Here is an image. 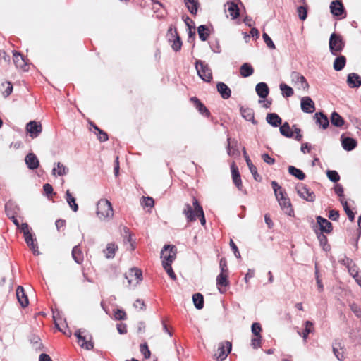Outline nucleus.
<instances>
[{"instance_id": "24", "label": "nucleus", "mask_w": 361, "mask_h": 361, "mask_svg": "<svg viewBox=\"0 0 361 361\" xmlns=\"http://www.w3.org/2000/svg\"><path fill=\"white\" fill-rule=\"evenodd\" d=\"M347 83L351 88H357L361 86V78L357 73H350L347 78Z\"/></svg>"}, {"instance_id": "2", "label": "nucleus", "mask_w": 361, "mask_h": 361, "mask_svg": "<svg viewBox=\"0 0 361 361\" xmlns=\"http://www.w3.org/2000/svg\"><path fill=\"white\" fill-rule=\"evenodd\" d=\"M74 335L78 338L79 345L86 350H92L94 348L92 335L85 329H79L75 331Z\"/></svg>"}, {"instance_id": "22", "label": "nucleus", "mask_w": 361, "mask_h": 361, "mask_svg": "<svg viewBox=\"0 0 361 361\" xmlns=\"http://www.w3.org/2000/svg\"><path fill=\"white\" fill-rule=\"evenodd\" d=\"M16 298L18 302L23 307H25L28 305L29 302L27 296L25 293L24 288L20 286H18L16 289Z\"/></svg>"}, {"instance_id": "23", "label": "nucleus", "mask_w": 361, "mask_h": 361, "mask_svg": "<svg viewBox=\"0 0 361 361\" xmlns=\"http://www.w3.org/2000/svg\"><path fill=\"white\" fill-rule=\"evenodd\" d=\"M24 237L25 243L30 247L33 254L35 255H39L40 252L38 250V245L36 243V239L33 238L32 234L30 233Z\"/></svg>"}, {"instance_id": "1", "label": "nucleus", "mask_w": 361, "mask_h": 361, "mask_svg": "<svg viewBox=\"0 0 361 361\" xmlns=\"http://www.w3.org/2000/svg\"><path fill=\"white\" fill-rule=\"evenodd\" d=\"M97 215L102 221H106L113 217L114 210L109 200L102 199L97 202Z\"/></svg>"}, {"instance_id": "29", "label": "nucleus", "mask_w": 361, "mask_h": 361, "mask_svg": "<svg viewBox=\"0 0 361 361\" xmlns=\"http://www.w3.org/2000/svg\"><path fill=\"white\" fill-rule=\"evenodd\" d=\"M231 172H232V178L234 184L238 188L239 190H242V181L240 178V176L238 171V168L235 166V164H232L231 166Z\"/></svg>"}, {"instance_id": "5", "label": "nucleus", "mask_w": 361, "mask_h": 361, "mask_svg": "<svg viewBox=\"0 0 361 361\" xmlns=\"http://www.w3.org/2000/svg\"><path fill=\"white\" fill-rule=\"evenodd\" d=\"M298 195L303 200L312 202L315 200V195L307 185L298 183L295 186Z\"/></svg>"}, {"instance_id": "40", "label": "nucleus", "mask_w": 361, "mask_h": 361, "mask_svg": "<svg viewBox=\"0 0 361 361\" xmlns=\"http://www.w3.org/2000/svg\"><path fill=\"white\" fill-rule=\"evenodd\" d=\"M240 114L245 120L255 123L254 111L252 109L241 107Z\"/></svg>"}, {"instance_id": "59", "label": "nucleus", "mask_w": 361, "mask_h": 361, "mask_svg": "<svg viewBox=\"0 0 361 361\" xmlns=\"http://www.w3.org/2000/svg\"><path fill=\"white\" fill-rule=\"evenodd\" d=\"M140 352L145 358H149L150 357L151 353L146 343L140 345Z\"/></svg>"}, {"instance_id": "50", "label": "nucleus", "mask_w": 361, "mask_h": 361, "mask_svg": "<svg viewBox=\"0 0 361 361\" xmlns=\"http://www.w3.org/2000/svg\"><path fill=\"white\" fill-rule=\"evenodd\" d=\"M341 203L342 206L343 207V209H344L346 214L348 215V219H350V221H353L355 219V214L352 212V210L349 208L347 201L345 200L343 198H342V199H341Z\"/></svg>"}, {"instance_id": "53", "label": "nucleus", "mask_w": 361, "mask_h": 361, "mask_svg": "<svg viewBox=\"0 0 361 361\" xmlns=\"http://www.w3.org/2000/svg\"><path fill=\"white\" fill-rule=\"evenodd\" d=\"M297 13L300 20H305L307 16V8L306 6H300L297 8Z\"/></svg>"}, {"instance_id": "56", "label": "nucleus", "mask_w": 361, "mask_h": 361, "mask_svg": "<svg viewBox=\"0 0 361 361\" xmlns=\"http://www.w3.org/2000/svg\"><path fill=\"white\" fill-rule=\"evenodd\" d=\"M262 336H254L251 340V345L253 348L256 349L261 346Z\"/></svg>"}, {"instance_id": "42", "label": "nucleus", "mask_w": 361, "mask_h": 361, "mask_svg": "<svg viewBox=\"0 0 361 361\" xmlns=\"http://www.w3.org/2000/svg\"><path fill=\"white\" fill-rule=\"evenodd\" d=\"M346 59L344 56L336 57L334 62V68L336 71H341L345 66Z\"/></svg>"}, {"instance_id": "19", "label": "nucleus", "mask_w": 361, "mask_h": 361, "mask_svg": "<svg viewBox=\"0 0 361 361\" xmlns=\"http://www.w3.org/2000/svg\"><path fill=\"white\" fill-rule=\"evenodd\" d=\"M183 214L185 216L188 222L196 221L197 214L194 206L192 207L190 204H185Z\"/></svg>"}, {"instance_id": "54", "label": "nucleus", "mask_w": 361, "mask_h": 361, "mask_svg": "<svg viewBox=\"0 0 361 361\" xmlns=\"http://www.w3.org/2000/svg\"><path fill=\"white\" fill-rule=\"evenodd\" d=\"M326 175L329 179L334 183L338 181L340 179L338 172L334 170H328L326 171Z\"/></svg>"}, {"instance_id": "4", "label": "nucleus", "mask_w": 361, "mask_h": 361, "mask_svg": "<svg viewBox=\"0 0 361 361\" xmlns=\"http://www.w3.org/2000/svg\"><path fill=\"white\" fill-rule=\"evenodd\" d=\"M345 42L343 40L341 36L333 33L330 36L329 39V49L333 55H337L344 48Z\"/></svg>"}, {"instance_id": "36", "label": "nucleus", "mask_w": 361, "mask_h": 361, "mask_svg": "<svg viewBox=\"0 0 361 361\" xmlns=\"http://www.w3.org/2000/svg\"><path fill=\"white\" fill-rule=\"evenodd\" d=\"M314 117L317 120V123H318L324 129H326L329 126V119L322 112L316 113Z\"/></svg>"}, {"instance_id": "25", "label": "nucleus", "mask_w": 361, "mask_h": 361, "mask_svg": "<svg viewBox=\"0 0 361 361\" xmlns=\"http://www.w3.org/2000/svg\"><path fill=\"white\" fill-rule=\"evenodd\" d=\"M13 62L16 65V66L18 68L23 69L25 71V67L27 66V63L25 62V60L24 57L18 51H13Z\"/></svg>"}, {"instance_id": "43", "label": "nucleus", "mask_w": 361, "mask_h": 361, "mask_svg": "<svg viewBox=\"0 0 361 361\" xmlns=\"http://www.w3.org/2000/svg\"><path fill=\"white\" fill-rule=\"evenodd\" d=\"M348 264L347 267L349 274L354 278L356 279L360 276L359 271L357 266L351 259H347Z\"/></svg>"}, {"instance_id": "49", "label": "nucleus", "mask_w": 361, "mask_h": 361, "mask_svg": "<svg viewBox=\"0 0 361 361\" xmlns=\"http://www.w3.org/2000/svg\"><path fill=\"white\" fill-rule=\"evenodd\" d=\"M317 238L319 241L320 245L323 247V250L327 251L330 249V246L328 244L327 238L323 233L317 234Z\"/></svg>"}, {"instance_id": "46", "label": "nucleus", "mask_w": 361, "mask_h": 361, "mask_svg": "<svg viewBox=\"0 0 361 361\" xmlns=\"http://www.w3.org/2000/svg\"><path fill=\"white\" fill-rule=\"evenodd\" d=\"M185 5L191 14L195 15L198 9L197 0H185Z\"/></svg>"}, {"instance_id": "32", "label": "nucleus", "mask_w": 361, "mask_h": 361, "mask_svg": "<svg viewBox=\"0 0 361 361\" xmlns=\"http://www.w3.org/2000/svg\"><path fill=\"white\" fill-rule=\"evenodd\" d=\"M192 205L195 207L197 216L200 217V223L202 226L205 225L206 220L202 207L200 205L197 199L193 198Z\"/></svg>"}, {"instance_id": "11", "label": "nucleus", "mask_w": 361, "mask_h": 361, "mask_svg": "<svg viewBox=\"0 0 361 361\" xmlns=\"http://www.w3.org/2000/svg\"><path fill=\"white\" fill-rule=\"evenodd\" d=\"M167 36L169 37V41L173 40V44L171 45L172 49L175 51H178L181 49L182 42L178 33L176 30L173 29L171 27L169 28Z\"/></svg>"}, {"instance_id": "31", "label": "nucleus", "mask_w": 361, "mask_h": 361, "mask_svg": "<svg viewBox=\"0 0 361 361\" xmlns=\"http://www.w3.org/2000/svg\"><path fill=\"white\" fill-rule=\"evenodd\" d=\"M267 122L274 127H278L281 125L282 119L276 113H269L266 117Z\"/></svg>"}, {"instance_id": "12", "label": "nucleus", "mask_w": 361, "mask_h": 361, "mask_svg": "<svg viewBox=\"0 0 361 361\" xmlns=\"http://www.w3.org/2000/svg\"><path fill=\"white\" fill-rule=\"evenodd\" d=\"M229 284L228 273H220L216 276V286L221 293H224L226 291Z\"/></svg>"}, {"instance_id": "15", "label": "nucleus", "mask_w": 361, "mask_h": 361, "mask_svg": "<svg viewBox=\"0 0 361 361\" xmlns=\"http://www.w3.org/2000/svg\"><path fill=\"white\" fill-rule=\"evenodd\" d=\"M69 169L61 162H56L54 164L51 173L54 176H63L68 173Z\"/></svg>"}, {"instance_id": "34", "label": "nucleus", "mask_w": 361, "mask_h": 361, "mask_svg": "<svg viewBox=\"0 0 361 361\" xmlns=\"http://www.w3.org/2000/svg\"><path fill=\"white\" fill-rule=\"evenodd\" d=\"M72 257L77 264H82L84 260L83 253L79 245H75L72 250Z\"/></svg>"}, {"instance_id": "62", "label": "nucleus", "mask_w": 361, "mask_h": 361, "mask_svg": "<svg viewBox=\"0 0 361 361\" xmlns=\"http://www.w3.org/2000/svg\"><path fill=\"white\" fill-rule=\"evenodd\" d=\"M32 342L33 343V347L36 350H42V347H43L42 343H41V340L39 337H37V336L33 337Z\"/></svg>"}, {"instance_id": "16", "label": "nucleus", "mask_w": 361, "mask_h": 361, "mask_svg": "<svg viewBox=\"0 0 361 361\" xmlns=\"http://www.w3.org/2000/svg\"><path fill=\"white\" fill-rule=\"evenodd\" d=\"M317 222L319 226V229L322 231L321 233H329L332 231L333 226L332 224L327 219L318 216L317 217Z\"/></svg>"}, {"instance_id": "13", "label": "nucleus", "mask_w": 361, "mask_h": 361, "mask_svg": "<svg viewBox=\"0 0 361 361\" xmlns=\"http://www.w3.org/2000/svg\"><path fill=\"white\" fill-rule=\"evenodd\" d=\"M26 130L30 134V136L35 138L38 137L42 133V127L39 123L32 121L27 123Z\"/></svg>"}, {"instance_id": "7", "label": "nucleus", "mask_w": 361, "mask_h": 361, "mask_svg": "<svg viewBox=\"0 0 361 361\" xmlns=\"http://www.w3.org/2000/svg\"><path fill=\"white\" fill-rule=\"evenodd\" d=\"M176 248L173 245H165L161 252V257L162 258V265L165 263L169 262V264L171 263L176 259Z\"/></svg>"}, {"instance_id": "35", "label": "nucleus", "mask_w": 361, "mask_h": 361, "mask_svg": "<svg viewBox=\"0 0 361 361\" xmlns=\"http://www.w3.org/2000/svg\"><path fill=\"white\" fill-rule=\"evenodd\" d=\"M190 100L200 114L205 115L206 116H209L210 113L209 110L197 97H192Z\"/></svg>"}, {"instance_id": "10", "label": "nucleus", "mask_w": 361, "mask_h": 361, "mask_svg": "<svg viewBox=\"0 0 361 361\" xmlns=\"http://www.w3.org/2000/svg\"><path fill=\"white\" fill-rule=\"evenodd\" d=\"M55 326L57 329L67 336L72 335V331L68 326L65 317H53Z\"/></svg>"}, {"instance_id": "63", "label": "nucleus", "mask_w": 361, "mask_h": 361, "mask_svg": "<svg viewBox=\"0 0 361 361\" xmlns=\"http://www.w3.org/2000/svg\"><path fill=\"white\" fill-rule=\"evenodd\" d=\"M5 85H6V90L3 92V95L4 97H7L11 94L13 91V86L12 84L9 82H6ZM3 85H4V84H3Z\"/></svg>"}, {"instance_id": "47", "label": "nucleus", "mask_w": 361, "mask_h": 361, "mask_svg": "<svg viewBox=\"0 0 361 361\" xmlns=\"http://www.w3.org/2000/svg\"><path fill=\"white\" fill-rule=\"evenodd\" d=\"M199 37L202 41H206L209 35V28L206 25H200L197 28Z\"/></svg>"}, {"instance_id": "28", "label": "nucleus", "mask_w": 361, "mask_h": 361, "mask_svg": "<svg viewBox=\"0 0 361 361\" xmlns=\"http://www.w3.org/2000/svg\"><path fill=\"white\" fill-rule=\"evenodd\" d=\"M278 202L281 209L286 214L291 216L293 214V209L291 207V204L288 198L286 197L284 198H280Z\"/></svg>"}, {"instance_id": "64", "label": "nucleus", "mask_w": 361, "mask_h": 361, "mask_svg": "<svg viewBox=\"0 0 361 361\" xmlns=\"http://www.w3.org/2000/svg\"><path fill=\"white\" fill-rule=\"evenodd\" d=\"M94 128L99 131L98 139L101 142H105L108 140V135L106 133L103 132L102 130L99 129L96 126H94Z\"/></svg>"}, {"instance_id": "55", "label": "nucleus", "mask_w": 361, "mask_h": 361, "mask_svg": "<svg viewBox=\"0 0 361 361\" xmlns=\"http://www.w3.org/2000/svg\"><path fill=\"white\" fill-rule=\"evenodd\" d=\"M262 37L265 44L269 49H274L276 48L274 43L267 33H263Z\"/></svg>"}, {"instance_id": "20", "label": "nucleus", "mask_w": 361, "mask_h": 361, "mask_svg": "<svg viewBox=\"0 0 361 361\" xmlns=\"http://www.w3.org/2000/svg\"><path fill=\"white\" fill-rule=\"evenodd\" d=\"M25 161L27 167L31 170L37 169L39 165V160L34 153H29L25 157Z\"/></svg>"}, {"instance_id": "33", "label": "nucleus", "mask_w": 361, "mask_h": 361, "mask_svg": "<svg viewBox=\"0 0 361 361\" xmlns=\"http://www.w3.org/2000/svg\"><path fill=\"white\" fill-rule=\"evenodd\" d=\"M255 90L260 98H266L269 92L267 85L264 82H259L256 85Z\"/></svg>"}, {"instance_id": "44", "label": "nucleus", "mask_w": 361, "mask_h": 361, "mask_svg": "<svg viewBox=\"0 0 361 361\" xmlns=\"http://www.w3.org/2000/svg\"><path fill=\"white\" fill-rule=\"evenodd\" d=\"M288 172L290 175L295 176L298 180H304L305 178V174L299 169H297L296 167L293 166H290L288 167Z\"/></svg>"}, {"instance_id": "51", "label": "nucleus", "mask_w": 361, "mask_h": 361, "mask_svg": "<svg viewBox=\"0 0 361 361\" xmlns=\"http://www.w3.org/2000/svg\"><path fill=\"white\" fill-rule=\"evenodd\" d=\"M280 90L282 92V94L285 97H290L293 95V90L286 84H281Z\"/></svg>"}, {"instance_id": "61", "label": "nucleus", "mask_w": 361, "mask_h": 361, "mask_svg": "<svg viewBox=\"0 0 361 361\" xmlns=\"http://www.w3.org/2000/svg\"><path fill=\"white\" fill-rule=\"evenodd\" d=\"M262 159L263 161L269 165H273L275 163V159L271 157L267 153L262 154Z\"/></svg>"}, {"instance_id": "37", "label": "nucleus", "mask_w": 361, "mask_h": 361, "mask_svg": "<svg viewBox=\"0 0 361 361\" xmlns=\"http://www.w3.org/2000/svg\"><path fill=\"white\" fill-rule=\"evenodd\" d=\"M66 200L71 209L76 212L78 210V205L75 202V198L72 195L69 190H67L66 192Z\"/></svg>"}, {"instance_id": "30", "label": "nucleus", "mask_w": 361, "mask_h": 361, "mask_svg": "<svg viewBox=\"0 0 361 361\" xmlns=\"http://www.w3.org/2000/svg\"><path fill=\"white\" fill-rule=\"evenodd\" d=\"M341 143L343 148L346 151H351L357 146V142L355 139L343 137V136H341Z\"/></svg>"}, {"instance_id": "39", "label": "nucleus", "mask_w": 361, "mask_h": 361, "mask_svg": "<svg viewBox=\"0 0 361 361\" xmlns=\"http://www.w3.org/2000/svg\"><path fill=\"white\" fill-rule=\"evenodd\" d=\"M331 123L336 127H342L344 123V119L336 111H334L330 117Z\"/></svg>"}, {"instance_id": "26", "label": "nucleus", "mask_w": 361, "mask_h": 361, "mask_svg": "<svg viewBox=\"0 0 361 361\" xmlns=\"http://www.w3.org/2000/svg\"><path fill=\"white\" fill-rule=\"evenodd\" d=\"M227 153L229 156L239 155L240 152L238 148V142L236 140H231L230 137L227 139Z\"/></svg>"}, {"instance_id": "3", "label": "nucleus", "mask_w": 361, "mask_h": 361, "mask_svg": "<svg viewBox=\"0 0 361 361\" xmlns=\"http://www.w3.org/2000/svg\"><path fill=\"white\" fill-rule=\"evenodd\" d=\"M195 68L197 72L199 77L207 82L212 81V71L209 65L203 61L196 60Z\"/></svg>"}, {"instance_id": "6", "label": "nucleus", "mask_w": 361, "mask_h": 361, "mask_svg": "<svg viewBox=\"0 0 361 361\" xmlns=\"http://www.w3.org/2000/svg\"><path fill=\"white\" fill-rule=\"evenodd\" d=\"M125 277L129 286H136L142 279V271L137 268H132L126 273Z\"/></svg>"}, {"instance_id": "18", "label": "nucleus", "mask_w": 361, "mask_h": 361, "mask_svg": "<svg viewBox=\"0 0 361 361\" xmlns=\"http://www.w3.org/2000/svg\"><path fill=\"white\" fill-rule=\"evenodd\" d=\"M331 13L335 16H340L344 13V7L341 0L333 1L330 4Z\"/></svg>"}, {"instance_id": "14", "label": "nucleus", "mask_w": 361, "mask_h": 361, "mask_svg": "<svg viewBox=\"0 0 361 361\" xmlns=\"http://www.w3.org/2000/svg\"><path fill=\"white\" fill-rule=\"evenodd\" d=\"M301 109L305 113L311 114L315 110V106L313 100L308 96L303 97L301 99Z\"/></svg>"}, {"instance_id": "60", "label": "nucleus", "mask_w": 361, "mask_h": 361, "mask_svg": "<svg viewBox=\"0 0 361 361\" xmlns=\"http://www.w3.org/2000/svg\"><path fill=\"white\" fill-rule=\"evenodd\" d=\"M163 329L170 336L173 335V327L169 325L166 321L162 322Z\"/></svg>"}, {"instance_id": "45", "label": "nucleus", "mask_w": 361, "mask_h": 361, "mask_svg": "<svg viewBox=\"0 0 361 361\" xmlns=\"http://www.w3.org/2000/svg\"><path fill=\"white\" fill-rule=\"evenodd\" d=\"M192 300L195 307L198 309L201 310L204 307V298L203 295L201 293H195L192 295Z\"/></svg>"}, {"instance_id": "17", "label": "nucleus", "mask_w": 361, "mask_h": 361, "mask_svg": "<svg viewBox=\"0 0 361 361\" xmlns=\"http://www.w3.org/2000/svg\"><path fill=\"white\" fill-rule=\"evenodd\" d=\"M243 155H244L245 159L246 161V163L247 164V166H248L251 173L252 174L255 180L257 181H259V182L261 181L262 177L258 174L257 168L252 164V161L249 158L245 147L243 148Z\"/></svg>"}, {"instance_id": "52", "label": "nucleus", "mask_w": 361, "mask_h": 361, "mask_svg": "<svg viewBox=\"0 0 361 361\" xmlns=\"http://www.w3.org/2000/svg\"><path fill=\"white\" fill-rule=\"evenodd\" d=\"M314 331V324L312 322L310 321H307L305 322V327L304 331H302V336L305 341H306L307 336L310 333Z\"/></svg>"}, {"instance_id": "48", "label": "nucleus", "mask_w": 361, "mask_h": 361, "mask_svg": "<svg viewBox=\"0 0 361 361\" xmlns=\"http://www.w3.org/2000/svg\"><path fill=\"white\" fill-rule=\"evenodd\" d=\"M279 130L281 135L286 137H292L293 136V132L291 130L288 122H285L280 127Z\"/></svg>"}, {"instance_id": "58", "label": "nucleus", "mask_w": 361, "mask_h": 361, "mask_svg": "<svg viewBox=\"0 0 361 361\" xmlns=\"http://www.w3.org/2000/svg\"><path fill=\"white\" fill-rule=\"evenodd\" d=\"M262 327L259 323L255 322L252 325V333L254 336H261Z\"/></svg>"}, {"instance_id": "38", "label": "nucleus", "mask_w": 361, "mask_h": 361, "mask_svg": "<svg viewBox=\"0 0 361 361\" xmlns=\"http://www.w3.org/2000/svg\"><path fill=\"white\" fill-rule=\"evenodd\" d=\"M253 73L254 69L252 66L248 63H243L240 68V75L243 78L249 77L252 75Z\"/></svg>"}, {"instance_id": "41", "label": "nucleus", "mask_w": 361, "mask_h": 361, "mask_svg": "<svg viewBox=\"0 0 361 361\" xmlns=\"http://www.w3.org/2000/svg\"><path fill=\"white\" fill-rule=\"evenodd\" d=\"M117 250H118V246L116 245L114 243L107 244L106 249L104 250V253L105 255V257L107 259L114 258Z\"/></svg>"}, {"instance_id": "8", "label": "nucleus", "mask_w": 361, "mask_h": 361, "mask_svg": "<svg viewBox=\"0 0 361 361\" xmlns=\"http://www.w3.org/2000/svg\"><path fill=\"white\" fill-rule=\"evenodd\" d=\"M290 79L294 85L299 90H307L309 84L305 78L300 73L293 71L290 74Z\"/></svg>"}, {"instance_id": "27", "label": "nucleus", "mask_w": 361, "mask_h": 361, "mask_svg": "<svg viewBox=\"0 0 361 361\" xmlns=\"http://www.w3.org/2000/svg\"><path fill=\"white\" fill-rule=\"evenodd\" d=\"M225 7L232 19H236L239 16V8L235 3L228 1L225 4Z\"/></svg>"}, {"instance_id": "21", "label": "nucleus", "mask_w": 361, "mask_h": 361, "mask_svg": "<svg viewBox=\"0 0 361 361\" xmlns=\"http://www.w3.org/2000/svg\"><path fill=\"white\" fill-rule=\"evenodd\" d=\"M216 89L223 99H228L231 97V90L224 82H219L216 84Z\"/></svg>"}, {"instance_id": "57", "label": "nucleus", "mask_w": 361, "mask_h": 361, "mask_svg": "<svg viewBox=\"0 0 361 361\" xmlns=\"http://www.w3.org/2000/svg\"><path fill=\"white\" fill-rule=\"evenodd\" d=\"M163 267L164 268L165 271L167 272L169 276L173 280H176V276L175 273L173 271V269L171 267V264H169V262H167V263H165L164 265H163Z\"/></svg>"}, {"instance_id": "9", "label": "nucleus", "mask_w": 361, "mask_h": 361, "mask_svg": "<svg viewBox=\"0 0 361 361\" xmlns=\"http://www.w3.org/2000/svg\"><path fill=\"white\" fill-rule=\"evenodd\" d=\"M231 347V343L229 341L221 343L214 354L216 359L219 361L224 360L230 353Z\"/></svg>"}]
</instances>
